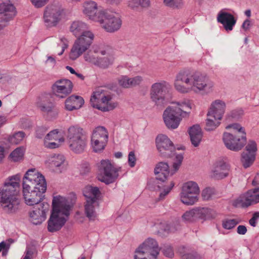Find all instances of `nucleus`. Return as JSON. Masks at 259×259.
<instances>
[{
	"mask_svg": "<svg viewBox=\"0 0 259 259\" xmlns=\"http://www.w3.org/2000/svg\"><path fill=\"white\" fill-rule=\"evenodd\" d=\"M108 142V140H99L91 139L92 146L93 151L95 152H98L102 151Z\"/></svg>",
	"mask_w": 259,
	"mask_h": 259,
	"instance_id": "e433bc0d",
	"label": "nucleus"
},
{
	"mask_svg": "<svg viewBox=\"0 0 259 259\" xmlns=\"http://www.w3.org/2000/svg\"><path fill=\"white\" fill-rule=\"evenodd\" d=\"M83 13L90 19L98 22L102 17L103 11H99L96 2L93 1H85L83 5Z\"/></svg>",
	"mask_w": 259,
	"mask_h": 259,
	"instance_id": "a878e982",
	"label": "nucleus"
},
{
	"mask_svg": "<svg viewBox=\"0 0 259 259\" xmlns=\"http://www.w3.org/2000/svg\"><path fill=\"white\" fill-rule=\"evenodd\" d=\"M16 15V11L14 6L0 4V31L7 25V22L12 20Z\"/></svg>",
	"mask_w": 259,
	"mask_h": 259,
	"instance_id": "b1692460",
	"label": "nucleus"
},
{
	"mask_svg": "<svg viewBox=\"0 0 259 259\" xmlns=\"http://www.w3.org/2000/svg\"><path fill=\"white\" fill-rule=\"evenodd\" d=\"M161 228L167 233L175 232L180 229V222L179 220H176L170 224L166 223L160 224Z\"/></svg>",
	"mask_w": 259,
	"mask_h": 259,
	"instance_id": "c9c22d12",
	"label": "nucleus"
},
{
	"mask_svg": "<svg viewBox=\"0 0 259 259\" xmlns=\"http://www.w3.org/2000/svg\"><path fill=\"white\" fill-rule=\"evenodd\" d=\"M95 38L93 32L87 33L85 37L79 36L74 42L71 49L69 58L75 60L85 52L91 47Z\"/></svg>",
	"mask_w": 259,
	"mask_h": 259,
	"instance_id": "f8f14e48",
	"label": "nucleus"
},
{
	"mask_svg": "<svg viewBox=\"0 0 259 259\" xmlns=\"http://www.w3.org/2000/svg\"><path fill=\"white\" fill-rule=\"evenodd\" d=\"M170 89L169 83L164 80L153 83L150 90L151 100L158 106L164 104L167 102Z\"/></svg>",
	"mask_w": 259,
	"mask_h": 259,
	"instance_id": "9b49d317",
	"label": "nucleus"
},
{
	"mask_svg": "<svg viewBox=\"0 0 259 259\" xmlns=\"http://www.w3.org/2000/svg\"><path fill=\"white\" fill-rule=\"evenodd\" d=\"M104 57H101L99 56L97 63L96 66L103 69L109 68L113 63V58L109 55H104Z\"/></svg>",
	"mask_w": 259,
	"mask_h": 259,
	"instance_id": "473e14b6",
	"label": "nucleus"
},
{
	"mask_svg": "<svg viewBox=\"0 0 259 259\" xmlns=\"http://www.w3.org/2000/svg\"><path fill=\"white\" fill-rule=\"evenodd\" d=\"M156 146L160 155L169 157L175 155V147L170 139L164 135H160L156 139Z\"/></svg>",
	"mask_w": 259,
	"mask_h": 259,
	"instance_id": "dca6fc26",
	"label": "nucleus"
},
{
	"mask_svg": "<svg viewBox=\"0 0 259 259\" xmlns=\"http://www.w3.org/2000/svg\"><path fill=\"white\" fill-rule=\"evenodd\" d=\"M91 51L98 56L99 55H107L109 52L108 49L102 45H93Z\"/></svg>",
	"mask_w": 259,
	"mask_h": 259,
	"instance_id": "a19ab883",
	"label": "nucleus"
},
{
	"mask_svg": "<svg viewBox=\"0 0 259 259\" xmlns=\"http://www.w3.org/2000/svg\"><path fill=\"white\" fill-rule=\"evenodd\" d=\"M92 139L108 140V133L104 126H98L93 131Z\"/></svg>",
	"mask_w": 259,
	"mask_h": 259,
	"instance_id": "72a5a7b5",
	"label": "nucleus"
},
{
	"mask_svg": "<svg viewBox=\"0 0 259 259\" xmlns=\"http://www.w3.org/2000/svg\"><path fill=\"white\" fill-rule=\"evenodd\" d=\"M59 131L58 129H56L51 131L48 133L45 138V139L48 140H58L59 142H63L64 141V139L63 137H60L59 135Z\"/></svg>",
	"mask_w": 259,
	"mask_h": 259,
	"instance_id": "37998d69",
	"label": "nucleus"
},
{
	"mask_svg": "<svg viewBox=\"0 0 259 259\" xmlns=\"http://www.w3.org/2000/svg\"><path fill=\"white\" fill-rule=\"evenodd\" d=\"M25 136V134L23 132H18L10 136L8 140L12 144H18L23 140Z\"/></svg>",
	"mask_w": 259,
	"mask_h": 259,
	"instance_id": "79ce46f5",
	"label": "nucleus"
},
{
	"mask_svg": "<svg viewBox=\"0 0 259 259\" xmlns=\"http://www.w3.org/2000/svg\"><path fill=\"white\" fill-rule=\"evenodd\" d=\"M139 6L141 8H147L149 7L150 4V0H139Z\"/></svg>",
	"mask_w": 259,
	"mask_h": 259,
	"instance_id": "774afa93",
	"label": "nucleus"
},
{
	"mask_svg": "<svg viewBox=\"0 0 259 259\" xmlns=\"http://www.w3.org/2000/svg\"><path fill=\"white\" fill-rule=\"evenodd\" d=\"M239 223L240 221L238 219H226L223 221L222 226L224 229L230 230L234 228Z\"/></svg>",
	"mask_w": 259,
	"mask_h": 259,
	"instance_id": "a18cd8bd",
	"label": "nucleus"
},
{
	"mask_svg": "<svg viewBox=\"0 0 259 259\" xmlns=\"http://www.w3.org/2000/svg\"><path fill=\"white\" fill-rule=\"evenodd\" d=\"M139 0H127V5L129 8L134 10H139L140 9L139 6Z\"/></svg>",
	"mask_w": 259,
	"mask_h": 259,
	"instance_id": "bf43d9fd",
	"label": "nucleus"
},
{
	"mask_svg": "<svg viewBox=\"0 0 259 259\" xmlns=\"http://www.w3.org/2000/svg\"><path fill=\"white\" fill-rule=\"evenodd\" d=\"M37 105L41 111L46 113L51 118H55L58 114V109L52 102V99L50 94L42 95L39 97Z\"/></svg>",
	"mask_w": 259,
	"mask_h": 259,
	"instance_id": "a211bd4d",
	"label": "nucleus"
},
{
	"mask_svg": "<svg viewBox=\"0 0 259 259\" xmlns=\"http://www.w3.org/2000/svg\"><path fill=\"white\" fill-rule=\"evenodd\" d=\"M70 31L73 35L78 37H85L87 33L92 32L89 29V26L87 24L80 21L73 22L70 27Z\"/></svg>",
	"mask_w": 259,
	"mask_h": 259,
	"instance_id": "c756f323",
	"label": "nucleus"
},
{
	"mask_svg": "<svg viewBox=\"0 0 259 259\" xmlns=\"http://www.w3.org/2000/svg\"><path fill=\"white\" fill-rule=\"evenodd\" d=\"M183 159L182 154H177L176 156V161L173 163V170L170 174L169 166L167 163L160 162L158 163L155 169L154 172L156 175V179L161 182H164L170 175H172L179 168Z\"/></svg>",
	"mask_w": 259,
	"mask_h": 259,
	"instance_id": "2eb2a0df",
	"label": "nucleus"
},
{
	"mask_svg": "<svg viewBox=\"0 0 259 259\" xmlns=\"http://www.w3.org/2000/svg\"><path fill=\"white\" fill-rule=\"evenodd\" d=\"M247 231V228L244 225H239L237 228V233L239 235H245Z\"/></svg>",
	"mask_w": 259,
	"mask_h": 259,
	"instance_id": "338daca9",
	"label": "nucleus"
},
{
	"mask_svg": "<svg viewBox=\"0 0 259 259\" xmlns=\"http://www.w3.org/2000/svg\"><path fill=\"white\" fill-rule=\"evenodd\" d=\"M23 194L26 204L32 206L35 204L38 205L44 197V194L37 191L30 189V186L25 184V187H23Z\"/></svg>",
	"mask_w": 259,
	"mask_h": 259,
	"instance_id": "393cba45",
	"label": "nucleus"
},
{
	"mask_svg": "<svg viewBox=\"0 0 259 259\" xmlns=\"http://www.w3.org/2000/svg\"><path fill=\"white\" fill-rule=\"evenodd\" d=\"M24 153V148L22 147H18L11 153L10 155V158L13 161H18L22 159Z\"/></svg>",
	"mask_w": 259,
	"mask_h": 259,
	"instance_id": "ea45409f",
	"label": "nucleus"
},
{
	"mask_svg": "<svg viewBox=\"0 0 259 259\" xmlns=\"http://www.w3.org/2000/svg\"><path fill=\"white\" fill-rule=\"evenodd\" d=\"M65 158L63 155H55L51 160L52 164L56 167H59L64 163Z\"/></svg>",
	"mask_w": 259,
	"mask_h": 259,
	"instance_id": "49530a36",
	"label": "nucleus"
},
{
	"mask_svg": "<svg viewBox=\"0 0 259 259\" xmlns=\"http://www.w3.org/2000/svg\"><path fill=\"white\" fill-rule=\"evenodd\" d=\"M191 105L189 102L183 101L173 103L164 110L163 118L166 126L168 128H177L183 118L187 117L189 115Z\"/></svg>",
	"mask_w": 259,
	"mask_h": 259,
	"instance_id": "20e7f679",
	"label": "nucleus"
},
{
	"mask_svg": "<svg viewBox=\"0 0 259 259\" xmlns=\"http://www.w3.org/2000/svg\"><path fill=\"white\" fill-rule=\"evenodd\" d=\"M49 0H30L33 5L37 8H39L45 6Z\"/></svg>",
	"mask_w": 259,
	"mask_h": 259,
	"instance_id": "052dcab7",
	"label": "nucleus"
},
{
	"mask_svg": "<svg viewBox=\"0 0 259 259\" xmlns=\"http://www.w3.org/2000/svg\"><path fill=\"white\" fill-rule=\"evenodd\" d=\"M16 178L17 176L12 177L0 189V204L3 210L8 213L15 212L20 204L18 196L20 185Z\"/></svg>",
	"mask_w": 259,
	"mask_h": 259,
	"instance_id": "7ed1b4c3",
	"label": "nucleus"
},
{
	"mask_svg": "<svg viewBox=\"0 0 259 259\" xmlns=\"http://www.w3.org/2000/svg\"><path fill=\"white\" fill-rule=\"evenodd\" d=\"M160 248L157 241L153 238L147 239L136 251L144 254L148 257L155 259L159 252Z\"/></svg>",
	"mask_w": 259,
	"mask_h": 259,
	"instance_id": "6ab92c4d",
	"label": "nucleus"
},
{
	"mask_svg": "<svg viewBox=\"0 0 259 259\" xmlns=\"http://www.w3.org/2000/svg\"><path fill=\"white\" fill-rule=\"evenodd\" d=\"M256 151V143L252 140L249 141L245 150L241 154V161L244 168L249 167L252 164L255 158Z\"/></svg>",
	"mask_w": 259,
	"mask_h": 259,
	"instance_id": "4be33fe9",
	"label": "nucleus"
},
{
	"mask_svg": "<svg viewBox=\"0 0 259 259\" xmlns=\"http://www.w3.org/2000/svg\"><path fill=\"white\" fill-rule=\"evenodd\" d=\"M48 140L47 139L44 140V145L46 147L50 149H54L59 147V144L54 142H49Z\"/></svg>",
	"mask_w": 259,
	"mask_h": 259,
	"instance_id": "0e129e2a",
	"label": "nucleus"
},
{
	"mask_svg": "<svg viewBox=\"0 0 259 259\" xmlns=\"http://www.w3.org/2000/svg\"><path fill=\"white\" fill-rule=\"evenodd\" d=\"M98 179L108 185L114 183L118 178L121 167L116 165L108 159L102 160L98 164Z\"/></svg>",
	"mask_w": 259,
	"mask_h": 259,
	"instance_id": "6e6552de",
	"label": "nucleus"
},
{
	"mask_svg": "<svg viewBox=\"0 0 259 259\" xmlns=\"http://www.w3.org/2000/svg\"><path fill=\"white\" fill-rule=\"evenodd\" d=\"M199 193V188L196 183L188 182L183 186L181 200L185 204L193 205L198 201Z\"/></svg>",
	"mask_w": 259,
	"mask_h": 259,
	"instance_id": "4468645a",
	"label": "nucleus"
},
{
	"mask_svg": "<svg viewBox=\"0 0 259 259\" xmlns=\"http://www.w3.org/2000/svg\"><path fill=\"white\" fill-rule=\"evenodd\" d=\"M49 209L48 203H42L37 205L36 207L29 213V220L34 225L40 224L46 218V212Z\"/></svg>",
	"mask_w": 259,
	"mask_h": 259,
	"instance_id": "5701e85b",
	"label": "nucleus"
},
{
	"mask_svg": "<svg viewBox=\"0 0 259 259\" xmlns=\"http://www.w3.org/2000/svg\"><path fill=\"white\" fill-rule=\"evenodd\" d=\"M45 64L51 67H54L56 64V60L53 56H48L47 60L45 61Z\"/></svg>",
	"mask_w": 259,
	"mask_h": 259,
	"instance_id": "69168bd1",
	"label": "nucleus"
},
{
	"mask_svg": "<svg viewBox=\"0 0 259 259\" xmlns=\"http://www.w3.org/2000/svg\"><path fill=\"white\" fill-rule=\"evenodd\" d=\"M72 88L73 84L70 80L61 79L55 81L52 85V90L55 96L64 98L71 93Z\"/></svg>",
	"mask_w": 259,
	"mask_h": 259,
	"instance_id": "aec40b11",
	"label": "nucleus"
},
{
	"mask_svg": "<svg viewBox=\"0 0 259 259\" xmlns=\"http://www.w3.org/2000/svg\"><path fill=\"white\" fill-rule=\"evenodd\" d=\"M194 210L196 220H206L211 217V210L207 207H196Z\"/></svg>",
	"mask_w": 259,
	"mask_h": 259,
	"instance_id": "f704fd0d",
	"label": "nucleus"
},
{
	"mask_svg": "<svg viewBox=\"0 0 259 259\" xmlns=\"http://www.w3.org/2000/svg\"><path fill=\"white\" fill-rule=\"evenodd\" d=\"M84 104L83 99L78 96H71L65 101V108L67 110L72 111L78 109Z\"/></svg>",
	"mask_w": 259,
	"mask_h": 259,
	"instance_id": "2f4dec72",
	"label": "nucleus"
},
{
	"mask_svg": "<svg viewBox=\"0 0 259 259\" xmlns=\"http://www.w3.org/2000/svg\"><path fill=\"white\" fill-rule=\"evenodd\" d=\"M182 218L186 222H193L196 220L194 208L185 212L182 215Z\"/></svg>",
	"mask_w": 259,
	"mask_h": 259,
	"instance_id": "603ef678",
	"label": "nucleus"
},
{
	"mask_svg": "<svg viewBox=\"0 0 259 259\" xmlns=\"http://www.w3.org/2000/svg\"><path fill=\"white\" fill-rule=\"evenodd\" d=\"M63 11L58 6H48L44 14V22L47 27L56 26L62 17Z\"/></svg>",
	"mask_w": 259,
	"mask_h": 259,
	"instance_id": "f3484780",
	"label": "nucleus"
},
{
	"mask_svg": "<svg viewBox=\"0 0 259 259\" xmlns=\"http://www.w3.org/2000/svg\"><path fill=\"white\" fill-rule=\"evenodd\" d=\"M190 140L194 147L200 144L203 136L202 132L199 125L195 124L190 127L188 130Z\"/></svg>",
	"mask_w": 259,
	"mask_h": 259,
	"instance_id": "7c9ffc66",
	"label": "nucleus"
},
{
	"mask_svg": "<svg viewBox=\"0 0 259 259\" xmlns=\"http://www.w3.org/2000/svg\"><path fill=\"white\" fill-rule=\"evenodd\" d=\"M99 56L90 50L84 55L83 58L86 62L96 66Z\"/></svg>",
	"mask_w": 259,
	"mask_h": 259,
	"instance_id": "c03bdc74",
	"label": "nucleus"
},
{
	"mask_svg": "<svg viewBox=\"0 0 259 259\" xmlns=\"http://www.w3.org/2000/svg\"><path fill=\"white\" fill-rule=\"evenodd\" d=\"M226 128L227 130L232 128L237 133L234 135L227 132L224 133L223 140L225 146L235 152L241 150L246 143V134L244 128L238 123L229 124Z\"/></svg>",
	"mask_w": 259,
	"mask_h": 259,
	"instance_id": "39448f33",
	"label": "nucleus"
},
{
	"mask_svg": "<svg viewBox=\"0 0 259 259\" xmlns=\"http://www.w3.org/2000/svg\"><path fill=\"white\" fill-rule=\"evenodd\" d=\"M119 85L124 88H130L131 84L130 82V77L127 76L123 75L118 78Z\"/></svg>",
	"mask_w": 259,
	"mask_h": 259,
	"instance_id": "3c124183",
	"label": "nucleus"
},
{
	"mask_svg": "<svg viewBox=\"0 0 259 259\" xmlns=\"http://www.w3.org/2000/svg\"><path fill=\"white\" fill-rule=\"evenodd\" d=\"M25 184L30 186V189L44 194L47 190L45 178L36 169L31 168L27 171L23 179V187Z\"/></svg>",
	"mask_w": 259,
	"mask_h": 259,
	"instance_id": "9d476101",
	"label": "nucleus"
},
{
	"mask_svg": "<svg viewBox=\"0 0 259 259\" xmlns=\"http://www.w3.org/2000/svg\"><path fill=\"white\" fill-rule=\"evenodd\" d=\"M214 194V189L211 188H206L202 191L201 196L203 200L210 199Z\"/></svg>",
	"mask_w": 259,
	"mask_h": 259,
	"instance_id": "5fc2aeb1",
	"label": "nucleus"
},
{
	"mask_svg": "<svg viewBox=\"0 0 259 259\" xmlns=\"http://www.w3.org/2000/svg\"><path fill=\"white\" fill-rule=\"evenodd\" d=\"M143 80V77L141 76H136L130 78V84H131V88H133L140 84Z\"/></svg>",
	"mask_w": 259,
	"mask_h": 259,
	"instance_id": "13d9d810",
	"label": "nucleus"
},
{
	"mask_svg": "<svg viewBox=\"0 0 259 259\" xmlns=\"http://www.w3.org/2000/svg\"><path fill=\"white\" fill-rule=\"evenodd\" d=\"M174 87L178 92L182 94L191 92L209 93L213 91L214 82L201 72L183 70L176 75Z\"/></svg>",
	"mask_w": 259,
	"mask_h": 259,
	"instance_id": "f257e3e1",
	"label": "nucleus"
},
{
	"mask_svg": "<svg viewBox=\"0 0 259 259\" xmlns=\"http://www.w3.org/2000/svg\"><path fill=\"white\" fill-rule=\"evenodd\" d=\"M226 108V104L224 101L215 100L211 103L207 115L214 117V119L222 120L225 113Z\"/></svg>",
	"mask_w": 259,
	"mask_h": 259,
	"instance_id": "bb28decb",
	"label": "nucleus"
},
{
	"mask_svg": "<svg viewBox=\"0 0 259 259\" xmlns=\"http://www.w3.org/2000/svg\"><path fill=\"white\" fill-rule=\"evenodd\" d=\"M47 128L44 126L38 127L36 131V137L38 139L43 138L47 133Z\"/></svg>",
	"mask_w": 259,
	"mask_h": 259,
	"instance_id": "680f3d73",
	"label": "nucleus"
},
{
	"mask_svg": "<svg viewBox=\"0 0 259 259\" xmlns=\"http://www.w3.org/2000/svg\"><path fill=\"white\" fill-rule=\"evenodd\" d=\"M68 46V41L65 38H61L59 40V42L58 43V47H60L61 50L60 52L58 53V55L60 56L62 55Z\"/></svg>",
	"mask_w": 259,
	"mask_h": 259,
	"instance_id": "6e6d98bb",
	"label": "nucleus"
},
{
	"mask_svg": "<svg viewBox=\"0 0 259 259\" xmlns=\"http://www.w3.org/2000/svg\"><path fill=\"white\" fill-rule=\"evenodd\" d=\"M174 186L173 182H171L170 185L168 186H164L163 190L160 193L158 200H162L165 198V197L169 193L171 189Z\"/></svg>",
	"mask_w": 259,
	"mask_h": 259,
	"instance_id": "864d4df0",
	"label": "nucleus"
},
{
	"mask_svg": "<svg viewBox=\"0 0 259 259\" xmlns=\"http://www.w3.org/2000/svg\"><path fill=\"white\" fill-rule=\"evenodd\" d=\"M218 22L221 23L226 31L232 30L233 27L236 23V20L233 15L221 10L217 16Z\"/></svg>",
	"mask_w": 259,
	"mask_h": 259,
	"instance_id": "cd10ccee",
	"label": "nucleus"
},
{
	"mask_svg": "<svg viewBox=\"0 0 259 259\" xmlns=\"http://www.w3.org/2000/svg\"><path fill=\"white\" fill-rule=\"evenodd\" d=\"M243 114L244 112L242 109H236L233 110L227 115L226 120H229L230 117L234 119H238L243 115Z\"/></svg>",
	"mask_w": 259,
	"mask_h": 259,
	"instance_id": "de8ad7c7",
	"label": "nucleus"
},
{
	"mask_svg": "<svg viewBox=\"0 0 259 259\" xmlns=\"http://www.w3.org/2000/svg\"><path fill=\"white\" fill-rule=\"evenodd\" d=\"M161 250L163 254L166 257H172L174 255L173 249L170 244H163L161 247Z\"/></svg>",
	"mask_w": 259,
	"mask_h": 259,
	"instance_id": "8fccbe9b",
	"label": "nucleus"
},
{
	"mask_svg": "<svg viewBox=\"0 0 259 259\" xmlns=\"http://www.w3.org/2000/svg\"><path fill=\"white\" fill-rule=\"evenodd\" d=\"M113 95L106 88L97 89L91 97V105L102 111H108L114 109L117 104L112 101Z\"/></svg>",
	"mask_w": 259,
	"mask_h": 259,
	"instance_id": "0eeeda50",
	"label": "nucleus"
},
{
	"mask_svg": "<svg viewBox=\"0 0 259 259\" xmlns=\"http://www.w3.org/2000/svg\"><path fill=\"white\" fill-rule=\"evenodd\" d=\"M83 195L86 198L84 205V212L88 218L94 221L97 217L95 208L99 205V200L101 192L97 187L87 186L83 190Z\"/></svg>",
	"mask_w": 259,
	"mask_h": 259,
	"instance_id": "1a4fd4ad",
	"label": "nucleus"
},
{
	"mask_svg": "<svg viewBox=\"0 0 259 259\" xmlns=\"http://www.w3.org/2000/svg\"><path fill=\"white\" fill-rule=\"evenodd\" d=\"M259 202L255 188L248 190L234 200L232 204L235 207H246L253 203Z\"/></svg>",
	"mask_w": 259,
	"mask_h": 259,
	"instance_id": "412c9836",
	"label": "nucleus"
},
{
	"mask_svg": "<svg viewBox=\"0 0 259 259\" xmlns=\"http://www.w3.org/2000/svg\"><path fill=\"white\" fill-rule=\"evenodd\" d=\"M207 118L206 120L205 130L207 131H211L215 130L218 127L221 122L219 119H214V117H210V115H207Z\"/></svg>",
	"mask_w": 259,
	"mask_h": 259,
	"instance_id": "4c0bfd02",
	"label": "nucleus"
},
{
	"mask_svg": "<svg viewBox=\"0 0 259 259\" xmlns=\"http://www.w3.org/2000/svg\"><path fill=\"white\" fill-rule=\"evenodd\" d=\"M136 158L134 151H131L128 156V162L131 167L135 166Z\"/></svg>",
	"mask_w": 259,
	"mask_h": 259,
	"instance_id": "e2e57ef3",
	"label": "nucleus"
},
{
	"mask_svg": "<svg viewBox=\"0 0 259 259\" xmlns=\"http://www.w3.org/2000/svg\"><path fill=\"white\" fill-rule=\"evenodd\" d=\"M25 256H27V258L32 259L33 255L36 253V249L33 245H28L26 247Z\"/></svg>",
	"mask_w": 259,
	"mask_h": 259,
	"instance_id": "4d7b16f0",
	"label": "nucleus"
},
{
	"mask_svg": "<svg viewBox=\"0 0 259 259\" xmlns=\"http://www.w3.org/2000/svg\"><path fill=\"white\" fill-rule=\"evenodd\" d=\"M98 21L107 32L112 33L118 30L121 26L122 21L116 13L104 11Z\"/></svg>",
	"mask_w": 259,
	"mask_h": 259,
	"instance_id": "ddd939ff",
	"label": "nucleus"
},
{
	"mask_svg": "<svg viewBox=\"0 0 259 259\" xmlns=\"http://www.w3.org/2000/svg\"><path fill=\"white\" fill-rule=\"evenodd\" d=\"M230 166L226 162L218 161L215 164L211 172V177L217 180L224 179L229 175Z\"/></svg>",
	"mask_w": 259,
	"mask_h": 259,
	"instance_id": "c85d7f7f",
	"label": "nucleus"
},
{
	"mask_svg": "<svg viewBox=\"0 0 259 259\" xmlns=\"http://www.w3.org/2000/svg\"><path fill=\"white\" fill-rule=\"evenodd\" d=\"M67 142L69 149L76 154L85 151L87 139L84 131L78 125H72L67 130Z\"/></svg>",
	"mask_w": 259,
	"mask_h": 259,
	"instance_id": "423d86ee",
	"label": "nucleus"
},
{
	"mask_svg": "<svg viewBox=\"0 0 259 259\" xmlns=\"http://www.w3.org/2000/svg\"><path fill=\"white\" fill-rule=\"evenodd\" d=\"M186 248L182 247L179 249L183 259H200V256L196 252H186Z\"/></svg>",
	"mask_w": 259,
	"mask_h": 259,
	"instance_id": "58836bf2",
	"label": "nucleus"
},
{
	"mask_svg": "<svg viewBox=\"0 0 259 259\" xmlns=\"http://www.w3.org/2000/svg\"><path fill=\"white\" fill-rule=\"evenodd\" d=\"M52 207L48 221V229L50 232L59 231L64 225L70 214L71 206L65 197L58 195L53 197Z\"/></svg>",
	"mask_w": 259,
	"mask_h": 259,
	"instance_id": "f03ea898",
	"label": "nucleus"
},
{
	"mask_svg": "<svg viewBox=\"0 0 259 259\" xmlns=\"http://www.w3.org/2000/svg\"><path fill=\"white\" fill-rule=\"evenodd\" d=\"M164 4L170 8H178L182 6L183 0H163Z\"/></svg>",
	"mask_w": 259,
	"mask_h": 259,
	"instance_id": "09e8293b",
	"label": "nucleus"
}]
</instances>
